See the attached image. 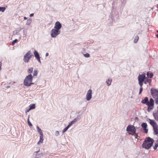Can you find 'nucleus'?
I'll return each mask as SVG.
<instances>
[{"instance_id":"c9c22d12","label":"nucleus","mask_w":158,"mask_h":158,"mask_svg":"<svg viewBox=\"0 0 158 158\" xmlns=\"http://www.w3.org/2000/svg\"><path fill=\"white\" fill-rule=\"evenodd\" d=\"M24 19L26 20V19H27V18L26 17H24Z\"/></svg>"},{"instance_id":"9b49d317","label":"nucleus","mask_w":158,"mask_h":158,"mask_svg":"<svg viewBox=\"0 0 158 158\" xmlns=\"http://www.w3.org/2000/svg\"><path fill=\"white\" fill-rule=\"evenodd\" d=\"M61 27V25L59 21L56 22L54 26L55 29L58 30H59Z\"/></svg>"},{"instance_id":"7ed1b4c3","label":"nucleus","mask_w":158,"mask_h":158,"mask_svg":"<svg viewBox=\"0 0 158 158\" xmlns=\"http://www.w3.org/2000/svg\"><path fill=\"white\" fill-rule=\"evenodd\" d=\"M33 79V77L31 74H30L27 76L25 78L24 81V85L27 86H29L34 83H32Z\"/></svg>"},{"instance_id":"f8f14e48","label":"nucleus","mask_w":158,"mask_h":158,"mask_svg":"<svg viewBox=\"0 0 158 158\" xmlns=\"http://www.w3.org/2000/svg\"><path fill=\"white\" fill-rule=\"evenodd\" d=\"M34 56L37 59L38 61L40 63L41 62L40 60V58L39 56V55L37 51L36 50L34 52Z\"/></svg>"},{"instance_id":"0eeeda50","label":"nucleus","mask_w":158,"mask_h":158,"mask_svg":"<svg viewBox=\"0 0 158 158\" xmlns=\"http://www.w3.org/2000/svg\"><path fill=\"white\" fill-rule=\"evenodd\" d=\"M33 56L31 51H28L24 56L23 60L25 62H28L31 57Z\"/></svg>"},{"instance_id":"ea45409f","label":"nucleus","mask_w":158,"mask_h":158,"mask_svg":"<svg viewBox=\"0 0 158 158\" xmlns=\"http://www.w3.org/2000/svg\"><path fill=\"white\" fill-rule=\"evenodd\" d=\"M138 119V117H135V119Z\"/></svg>"},{"instance_id":"6ab92c4d","label":"nucleus","mask_w":158,"mask_h":158,"mask_svg":"<svg viewBox=\"0 0 158 158\" xmlns=\"http://www.w3.org/2000/svg\"><path fill=\"white\" fill-rule=\"evenodd\" d=\"M112 81V79H108L106 81V82L107 85L109 86L111 84Z\"/></svg>"},{"instance_id":"412c9836","label":"nucleus","mask_w":158,"mask_h":158,"mask_svg":"<svg viewBox=\"0 0 158 158\" xmlns=\"http://www.w3.org/2000/svg\"><path fill=\"white\" fill-rule=\"evenodd\" d=\"M147 76L148 77L152 78L153 76V74L152 73H149V72L147 73Z\"/></svg>"},{"instance_id":"7c9ffc66","label":"nucleus","mask_w":158,"mask_h":158,"mask_svg":"<svg viewBox=\"0 0 158 158\" xmlns=\"http://www.w3.org/2000/svg\"><path fill=\"white\" fill-rule=\"evenodd\" d=\"M31 20L30 19H28L27 21V23L28 24H30L31 23Z\"/></svg>"},{"instance_id":"bb28decb","label":"nucleus","mask_w":158,"mask_h":158,"mask_svg":"<svg viewBox=\"0 0 158 158\" xmlns=\"http://www.w3.org/2000/svg\"><path fill=\"white\" fill-rule=\"evenodd\" d=\"M27 122H28V125L30 126H32V124L29 121V118H28V119H27Z\"/></svg>"},{"instance_id":"5701e85b","label":"nucleus","mask_w":158,"mask_h":158,"mask_svg":"<svg viewBox=\"0 0 158 158\" xmlns=\"http://www.w3.org/2000/svg\"><path fill=\"white\" fill-rule=\"evenodd\" d=\"M33 68H30L28 70V72L29 73L31 74V73L33 71Z\"/></svg>"},{"instance_id":"a19ab883","label":"nucleus","mask_w":158,"mask_h":158,"mask_svg":"<svg viewBox=\"0 0 158 158\" xmlns=\"http://www.w3.org/2000/svg\"><path fill=\"white\" fill-rule=\"evenodd\" d=\"M157 111H158V106H157Z\"/></svg>"},{"instance_id":"b1692460","label":"nucleus","mask_w":158,"mask_h":158,"mask_svg":"<svg viewBox=\"0 0 158 158\" xmlns=\"http://www.w3.org/2000/svg\"><path fill=\"white\" fill-rule=\"evenodd\" d=\"M38 74V72L35 69L33 73V76H37Z\"/></svg>"},{"instance_id":"4be33fe9","label":"nucleus","mask_w":158,"mask_h":158,"mask_svg":"<svg viewBox=\"0 0 158 158\" xmlns=\"http://www.w3.org/2000/svg\"><path fill=\"white\" fill-rule=\"evenodd\" d=\"M70 127L68 125L62 131V133H64Z\"/></svg>"},{"instance_id":"a878e982","label":"nucleus","mask_w":158,"mask_h":158,"mask_svg":"<svg viewBox=\"0 0 158 158\" xmlns=\"http://www.w3.org/2000/svg\"><path fill=\"white\" fill-rule=\"evenodd\" d=\"M158 147V143H155V146L154 147V150H156L157 148Z\"/></svg>"},{"instance_id":"393cba45","label":"nucleus","mask_w":158,"mask_h":158,"mask_svg":"<svg viewBox=\"0 0 158 158\" xmlns=\"http://www.w3.org/2000/svg\"><path fill=\"white\" fill-rule=\"evenodd\" d=\"M6 8L5 7H0V11H2V12H3Z\"/></svg>"},{"instance_id":"c85d7f7f","label":"nucleus","mask_w":158,"mask_h":158,"mask_svg":"<svg viewBox=\"0 0 158 158\" xmlns=\"http://www.w3.org/2000/svg\"><path fill=\"white\" fill-rule=\"evenodd\" d=\"M142 90H143L142 86H140V89L139 93V94H140L141 93Z\"/></svg>"},{"instance_id":"79ce46f5","label":"nucleus","mask_w":158,"mask_h":158,"mask_svg":"<svg viewBox=\"0 0 158 158\" xmlns=\"http://www.w3.org/2000/svg\"><path fill=\"white\" fill-rule=\"evenodd\" d=\"M35 158H39L38 157H35Z\"/></svg>"},{"instance_id":"39448f33","label":"nucleus","mask_w":158,"mask_h":158,"mask_svg":"<svg viewBox=\"0 0 158 158\" xmlns=\"http://www.w3.org/2000/svg\"><path fill=\"white\" fill-rule=\"evenodd\" d=\"M150 123L153 127L154 131V134L155 135L158 134V126L157 124L153 120L149 119Z\"/></svg>"},{"instance_id":"4468645a","label":"nucleus","mask_w":158,"mask_h":158,"mask_svg":"<svg viewBox=\"0 0 158 158\" xmlns=\"http://www.w3.org/2000/svg\"><path fill=\"white\" fill-rule=\"evenodd\" d=\"M153 115L155 119L157 121H158V111H156L155 113H154Z\"/></svg>"},{"instance_id":"ddd939ff","label":"nucleus","mask_w":158,"mask_h":158,"mask_svg":"<svg viewBox=\"0 0 158 158\" xmlns=\"http://www.w3.org/2000/svg\"><path fill=\"white\" fill-rule=\"evenodd\" d=\"M141 126L144 128V132L147 133L148 132V130L147 129V125L146 123H143L142 124Z\"/></svg>"},{"instance_id":"72a5a7b5","label":"nucleus","mask_w":158,"mask_h":158,"mask_svg":"<svg viewBox=\"0 0 158 158\" xmlns=\"http://www.w3.org/2000/svg\"><path fill=\"white\" fill-rule=\"evenodd\" d=\"M33 15H34V14H33V13H32V14H31L30 15V17H32V16H33Z\"/></svg>"},{"instance_id":"2eb2a0df","label":"nucleus","mask_w":158,"mask_h":158,"mask_svg":"<svg viewBox=\"0 0 158 158\" xmlns=\"http://www.w3.org/2000/svg\"><path fill=\"white\" fill-rule=\"evenodd\" d=\"M44 140L43 135H40V139L39 141L37 143L38 144H39L40 143H42Z\"/></svg>"},{"instance_id":"aec40b11","label":"nucleus","mask_w":158,"mask_h":158,"mask_svg":"<svg viewBox=\"0 0 158 158\" xmlns=\"http://www.w3.org/2000/svg\"><path fill=\"white\" fill-rule=\"evenodd\" d=\"M139 39V37L138 35H136L135 36L134 38V43H136L138 41Z\"/></svg>"},{"instance_id":"4c0bfd02","label":"nucleus","mask_w":158,"mask_h":158,"mask_svg":"<svg viewBox=\"0 0 158 158\" xmlns=\"http://www.w3.org/2000/svg\"><path fill=\"white\" fill-rule=\"evenodd\" d=\"M157 32L158 33V30L157 31ZM156 36L158 38V35H156Z\"/></svg>"},{"instance_id":"58836bf2","label":"nucleus","mask_w":158,"mask_h":158,"mask_svg":"<svg viewBox=\"0 0 158 158\" xmlns=\"http://www.w3.org/2000/svg\"><path fill=\"white\" fill-rule=\"evenodd\" d=\"M40 149H39V150L38 151L36 152H39L40 151Z\"/></svg>"},{"instance_id":"473e14b6","label":"nucleus","mask_w":158,"mask_h":158,"mask_svg":"<svg viewBox=\"0 0 158 158\" xmlns=\"http://www.w3.org/2000/svg\"><path fill=\"white\" fill-rule=\"evenodd\" d=\"M2 65V63L1 62H0V71L2 69V68H1Z\"/></svg>"},{"instance_id":"e433bc0d","label":"nucleus","mask_w":158,"mask_h":158,"mask_svg":"<svg viewBox=\"0 0 158 158\" xmlns=\"http://www.w3.org/2000/svg\"><path fill=\"white\" fill-rule=\"evenodd\" d=\"M144 83L145 84H147V82L146 81H144Z\"/></svg>"},{"instance_id":"423d86ee","label":"nucleus","mask_w":158,"mask_h":158,"mask_svg":"<svg viewBox=\"0 0 158 158\" xmlns=\"http://www.w3.org/2000/svg\"><path fill=\"white\" fill-rule=\"evenodd\" d=\"M151 93L153 97L155 99L156 103L158 104V91L152 88L151 89Z\"/></svg>"},{"instance_id":"f03ea898","label":"nucleus","mask_w":158,"mask_h":158,"mask_svg":"<svg viewBox=\"0 0 158 158\" xmlns=\"http://www.w3.org/2000/svg\"><path fill=\"white\" fill-rule=\"evenodd\" d=\"M153 139L149 137L146 138L142 144V147L146 149H149L154 142Z\"/></svg>"},{"instance_id":"6e6552de","label":"nucleus","mask_w":158,"mask_h":158,"mask_svg":"<svg viewBox=\"0 0 158 158\" xmlns=\"http://www.w3.org/2000/svg\"><path fill=\"white\" fill-rule=\"evenodd\" d=\"M145 74L139 75L138 77L139 83L140 86L143 85V82L145 78Z\"/></svg>"},{"instance_id":"a211bd4d","label":"nucleus","mask_w":158,"mask_h":158,"mask_svg":"<svg viewBox=\"0 0 158 158\" xmlns=\"http://www.w3.org/2000/svg\"><path fill=\"white\" fill-rule=\"evenodd\" d=\"M77 121V119L76 118H75L73 119V120L69 124V125L70 127L72 125L74 124Z\"/></svg>"},{"instance_id":"f704fd0d","label":"nucleus","mask_w":158,"mask_h":158,"mask_svg":"<svg viewBox=\"0 0 158 158\" xmlns=\"http://www.w3.org/2000/svg\"><path fill=\"white\" fill-rule=\"evenodd\" d=\"M48 53H47L46 54V56H48Z\"/></svg>"},{"instance_id":"2f4dec72","label":"nucleus","mask_w":158,"mask_h":158,"mask_svg":"<svg viewBox=\"0 0 158 158\" xmlns=\"http://www.w3.org/2000/svg\"><path fill=\"white\" fill-rule=\"evenodd\" d=\"M134 135L135 136V139H138V136L137 134L136 133Z\"/></svg>"},{"instance_id":"1a4fd4ad","label":"nucleus","mask_w":158,"mask_h":158,"mask_svg":"<svg viewBox=\"0 0 158 158\" xmlns=\"http://www.w3.org/2000/svg\"><path fill=\"white\" fill-rule=\"evenodd\" d=\"M60 30H58L55 29H52L51 35L52 37H56L58 34L60 33Z\"/></svg>"},{"instance_id":"f3484780","label":"nucleus","mask_w":158,"mask_h":158,"mask_svg":"<svg viewBox=\"0 0 158 158\" xmlns=\"http://www.w3.org/2000/svg\"><path fill=\"white\" fill-rule=\"evenodd\" d=\"M37 129L38 132L39 133L40 135H43V133L41 131V129L38 126L37 127Z\"/></svg>"},{"instance_id":"9d476101","label":"nucleus","mask_w":158,"mask_h":158,"mask_svg":"<svg viewBox=\"0 0 158 158\" xmlns=\"http://www.w3.org/2000/svg\"><path fill=\"white\" fill-rule=\"evenodd\" d=\"M92 91L91 89H89L87 92L86 95V99L87 100H90L92 97Z\"/></svg>"},{"instance_id":"c756f323","label":"nucleus","mask_w":158,"mask_h":158,"mask_svg":"<svg viewBox=\"0 0 158 158\" xmlns=\"http://www.w3.org/2000/svg\"><path fill=\"white\" fill-rule=\"evenodd\" d=\"M17 41V39H15V40H14L12 42V44H15V43H16Z\"/></svg>"},{"instance_id":"20e7f679","label":"nucleus","mask_w":158,"mask_h":158,"mask_svg":"<svg viewBox=\"0 0 158 158\" xmlns=\"http://www.w3.org/2000/svg\"><path fill=\"white\" fill-rule=\"evenodd\" d=\"M127 131L129 134L134 135L136 131V129L134 125H130L127 127Z\"/></svg>"},{"instance_id":"cd10ccee","label":"nucleus","mask_w":158,"mask_h":158,"mask_svg":"<svg viewBox=\"0 0 158 158\" xmlns=\"http://www.w3.org/2000/svg\"><path fill=\"white\" fill-rule=\"evenodd\" d=\"M84 56L86 57H89V54L88 53H86L84 55Z\"/></svg>"},{"instance_id":"dca6fc26","label":"nucleus","mask_w":158,"mask_h":158,"mask_svg":"<svg viewBox=\"0 0 158 158\" xmlns=\"http://www.w3.org/2000/svg\"><path fill=\"white\" fill-rule=\"evenodd\" d=\"M29 107V109L27 111V112L29 111L31 109H34L35 107V104H31L30 105Z\"/></svg>"},{"instance_id":"f257e3e1","label":"nucleus","mask_w":158,"mask_h":158,"mask_svg":"<svg viewBox=\"0 0 158 158\" xmlns=\"http://www.w3.org/2000/svg\"><path fill=\"white\" fill-rule=\"evenodd\" d=\"M154 100L152 98H151L148 101V97H146L144 99L142 100L141 102L143 104H146L148 106V111H150L152 110L154 106Z\"/></svg>"}]
</instances>
